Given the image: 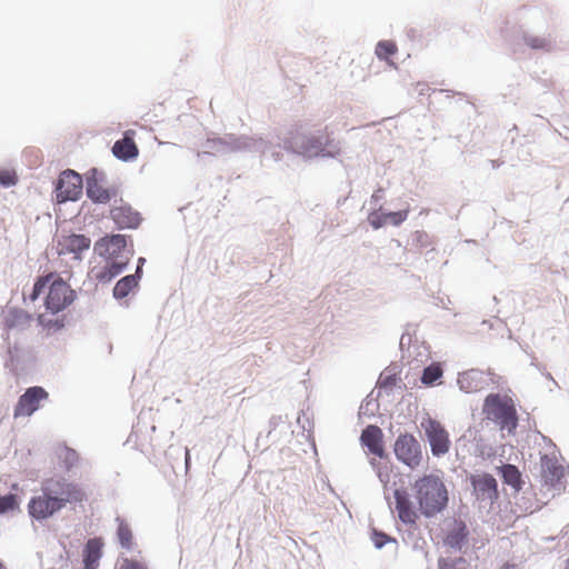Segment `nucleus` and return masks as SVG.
I'll list each match as a JSON object with an SVG mask.
<instances>
[{
    "mask_svg": "<svg viewBox=\"0 0 569 569\" xmlns=\"http://www.w3.org/2000/svg\"><path fill=\"white\" fill-rule=\"evenodd\" d=\"M44 288H47L44 297L46 312L40 313L37 320L43 329L58 331L64 327L66 322V317L58 315L73 303L76 291L59 274L50 272L38 277L29 296L30 301L34 302Z\"/></svg>",
    "mask_w": 569,
    "mask_h": 569,
    "instance_id": "1",
    "label": "nucleus"
},
{
    "mask_svg": "<svg viewBox=\"0 0 569 569\" xmlns=\"http://www.w3.org/2000/svg\"><path fill=\"white\" fill-rule=\"evenodd\" d=\"M87 500L84 489L66 478H49L41 483L40 493L31 497L27 509L31 518L42 521L61 511L68 503Z\"/></svg>",
    "mask_w": 569,
    "mask_h": 569,
    "instance_id": "2",
    "label": "nucleus"
},
{
    "mask_svg": "<svg viewBox=\"0 0 569 569\" xmlns=\"http://www.w3.org/2000/svg\"><path fill=\"white\" fill-rule=\"evenodd\" d=\"M413 498L419 511L427 518L443 511L448 505V490L442 479L436 475H425L412 485Z\"/></svg>",
    "mask_w": 569,
    "mask_h": 569,
    "instance_id": "3",
    "label": "nucleus"
},
{
    "mask_svg": "<svg viewBox=\"0 0 569 569\" xmlns=\"http://www.w3.org/2000/svg\"><path fill=\"white\" fill-rule=\"evenodd\" d=\"M483 413L496 421L501 430L512 433L518 426L517 410L512 399L500 393H490L483 402Z\"/></svg>",
    "mask_w": 569,
    "mask_h": 569,
    "instance_id": "4",
    "label": "nucleus"
},
{
    "mask_svg": "<svg viewBox=\"0 0 569 569\" xmlns=\"http://www.w3.org/2000/svg\"><path fill=\"white\" fill-rule=\"evenodd\" d=\"M94 250L106 261L126 268L133 252L127 246V237L124 234L106 236L98 240Z\"/></svg>",
    "mask_w": 569,
    "mask_h": 569,
    "instance_id": "5",
    "label": "nucleus"
},
{
    "mask_svg": "<svg viewBox=\"0 0 569 569\" xmlns=\"http://www.w3.org/2000/svg\"><path fill=\"white\" fill-rule=\"evenodd\" d=\"M393 450L397 459L411 469H416L421 462V447L412 435H400L395 442Z\"/></svg>",
    "mask_w": 569,
    "mask_h": 569,
    "instance_id": "6",
    "label": "nucleus"
},
{
    "mask_svg": "<svg viewBox=\"0 0 569 569\" xmlns=\"http://www.w3.org/2000/svg\"><path fill=\"white\" fill-rule=\"evenodd\" d=\"M82 193V178L72 170L63 171L56 187V199L58 202L74 201Z\"/></svg>",
    "mask_w": 569,
    "mask_h": 569,
    "instance_id": "7",
    "label": "nucleus"
},
{
    "mask_svg": "<svg viewBox=\"0 0 569 569\" xmlns=\"http://www.w3.org/2000/svg\"><path fill=\"white\" fill-rule=\"evenodd\" d=\"M49 395L42 387H30L20 396L14 410V418L29 417L40 407L42 400L48 399Z\"/></svg>",
    "mask_w": 569,
    "mask_h": 569,
    "instance_id": "8",
    "label": "nucleus"
},
{
    "mask_svg": "<svg viewBox=\"0 0 569 569\" xmlns=\"http://www.w3.org/2000/svg\"><path fill=\"white\" fill-rule=\"evenodd\" d=\"M426 435L430 442L431 451L435 456L445 455L449 450V435L442 425L436 420L428 419L423 423Z\"/></svg>",
    "mask_w": 569,
    "mask_h": 569,
    "instance_id": "9",
    "label": "nucleus"
},
{
    "mask_svg": "<svg viewBox=\"0 0 569 569\" xmlns=\"http://www.w3.org/2000/svg\"><path fill=\"white\" fill-rule=\"evenodd\" d=\"M91 240L84 234L71 233L62 236L58 241V253L60 256L72 254L73 259L81 260V254L88 251Z\"/></svg>",
    "mask_w": 569,
    "mask_h": 569,
    "instance_id": "10",
    "label": "nucleus"
},
{
    "mask_svg": "<svg viewBox=\"0 0 569 569\" xmlns=\"http://www.w3.org/2000/svg\"><path fill=\"white\" fill-rule=\"evenodd\" d=\"M395 510L401 522L406 525H416L418 520V512L415 510L413 505L403 489L395 490Z\"/></svg>",
    "mask_w": 569,
    "mask_h": 569,
    "instance_id": "11",
    "label": "nucleus"
},
{
    "mask_svg": "<svg viewBox=\"0 0 569 569\" xmlns=\"http://www.w3.org/2000/svg\"><path fill=\"white\" fill-rule=\"evenodd\" d=\"M110 218L119 229H136L141 222L140 213L128 204L113 207L110 210Z\"/></svg>",
    "mask_w": 569,
    "mask_h": 569,
    "instance_id": "12",
    "label": "nucleus"
},
{
    "mask_svg": "<svg viewBox=\"0 0 569 569\" xmlns=\"http://www.w3.org/2000/svg\"><path fill=\"white\" fill-rule=\"evenodd\" d=\"M136 131L127 130L123 138L117 140L112 147V153L116 158L122 161H130L138 157L139 149L134 142Z\"/></svg>",
    "mask_w": 569,
    "mask_h": 569,
    "instance_id": "13",
    "label": "nucleus"
},
{
    "mask_svg": "<svg viewBox=\"0 0 569 569\" xmlns=\"http://www.w3.org/2000/svg\"><path fill=\"white\" fill-rule=\"evenodd\" d=\"M383 435L378 426L370 425L361 433V443L367 447L369 452L382 458L385 457Z\"/></svg>",
    "mask_w": 569,
    "mask_h": 569,
    "instance_id": "14",
    "label": "nucleus"
},
{
    "mask_svg": "<svg viewBox=\"0 0 569 569\" xmlns=\"http://www.w3.org/2000/svg\"><path fill=\"white\" fill-rule=\"evenodd\" d=\"M472 485L479 499L492 500L498 496L497 481L491 475L485 473L475 477Z\"/></svg>",
    "mask_w": 569,
    "mask_h": 569,
    "instance_id": "15",
    "label": "nucleus"
},
{
    "mask_svg": "<svg viewBox=\"0 0 569 569\" xmlns=\"http://www.w3.org/2000/svg\"><path fill=\"white\" fill-rule=\"evenodd\" d=\"M87 196L96 203H108L117 196V189L103 187L96 178L87 181Z\"/></svg>",
    "mask_w": 569,
    "mask_h": 569,
    "instance_id": "16",
    "label": "nucleus"
},
{
    "mask_svg": "<svg viewBox=\"0 0 569 569\" xmlns=\"http://www.w3.org/2000/svg\"><path fill=\"white\" fill-rule=\"evenodd\" d=\"M541 476L546 485L555 486L563 476L562 467L556 459L543 456L541 458Z\"/></svg>",
    "mask_w": 569,
    "mask_h": 569,
    "instance_id": "17",
    "label": "nucleus"
},
{
    "mask_svg": "<svg viewBox=\"0 0 569 569\" xmlns=\"http://www.w3.org/2000/svg\"><path fill=\"white\" fill-rule=\"evenodd\" d=\"M103 542L101 538L89 539L83 550L84 569H96L102 556Z\"/></svg>",
    "mask_w": 569,
    "mask_h": 569,
    "instance_id": "18",
    "label": "nucleus"
},
{
    "mask_svg": "<svg viewBox=\"0 0 569 569\" xmlns=\"http://www.w3.org/2000/svg\"><path fill=\"white\" fill-rule=\"evenodd\" d=\"M124 268L106 261L103 266H94L89 271V277L98 282L107 283L122 272Z\"/></svg>",
    "mask_w": 569,
    "mask_h": 569,
    "instance_id": "19",
    "label": "nucleus"
},
{
    "mask_svg": "<svg viewBox=\"0 0 569 569\" xmlns=\"http://www.w3.org/2000/svg\"><path fill=\"white\" fill-rule=\"evenodd\" d=\"M458 385L467 393L478 392L483 389L482 375L477 370L466 371L459 376Z\"/></svg>",
    "mask_w": 569,
    "mask_h": 569,
    "instance_id": "20",
    "label": "nucleus"
},
{
    "mask_svg": "<svg viewBox=\"0 0 569 569\" xmlns=\"http://www.w3.org/2000/svg\"><path fill=\"white\" fill-rule=\"evenodd\" d=\"M140 273L141 268L137 267L136 274H129L120 279L113 288L114 298H126L130 293V291H132L138 286Z\"/></svg>",
    "mask_w": 569,
    "mask_h": 569,
    "instance_id": "21",
    "label": "nucleus"
},
{
    "mask_svg": "<svg viewBox=\"0 0 569 569\" xmlns=\"http://www.w3.org/2000/svg\"><path fill=\"white\" fill-rule=\"evenodd\" d=\"M467 527L462 522H455L451 530L445 538V543L451 548H461L463 541L467 538Z\"/></svg>",
    "mask_w": 569,
    "mask_h": 569,
    "instance_id": "22",
    "label": "nucleus"
},
{
    "mask_svg": "<svg viewBox=\"0 0 569 569\" xmlns=\"http://www.w3.org/2000/svg\"><path fill=\"white\" fill-rule=\"evenodd\" d=\"M117 537L122 548L131 550L134 546V538L129 523L118 518Z\"/></svg>",
    "mask_w": 569,
    "mask_h": 569,
    "instance_id": "23",
    "label": "nucleus"
},
{
    "mask_svg": "<svg viewBox=\"0 0 569 569\" xmlns=\"http://www.w3.org/2000/svg\"><path fill=\"white\" fill-rule=\"evenodd\" d=\"M32 317L24 310L13 309L11 310L6 319V326L11 329L16 327H24L28 326L31 321Z\"/></svg>",
    "mask_w": 569,
    "mask_h": 569,
    "instance_id": "24",
    "label": "nucleus"
},
{
    "mask_svg": "<svg viewBox=\"0 0 569 569\" xmlns=\"http://www.w3.org/2000/svg\"><path fill=\"white\" fill-rule=\"evenodd\" d=\"M442 375H443V370H442L440 363L433 362L430 366H428L427 368H425L422 376H421V381L423 385L430 386L435 381L440 379L442 377Z\"/></svg>",
    "mask_w": 569,
    "mask_h": 569,
    "instance_id": "25",
    "label": "nucleus"
},
{
    "mask_svg": "<svg viewBox=\"0 0 569 569\" xmlns=\"http://www.w3.org/2000/svg\"><path fill=\"white\" fill-rule=\"evenodd\" d=\"M502 478L506 483L512 487H519L521 481V476L518 468L513 465H505L501 468Z\"/></svg>",
    "mask_w": 569,
    "mask_h": 569,
    "instance_id": "26",
    "label": "nucleus"
},
{
    "mask_svg": "<svg viewBox=\"0 0 569 569\" xmlns=\"http://www.w3.org/2000/svg\"><path fill=\"white\" fill-rule=\"evenodd\" d=\"M398 48L393 41L383 40L378 42L376 47V54L380 60L388 61L389 57L397 52Z\"/></svg>",
    "mask_w": 569,
    "mask_h": 569,
    "instance_id": "27",
    "label": "nucleus"
},
{
    "mask_svg": "<svg viewBox=\"0 0 569 569\" xmlns=\"http://www.w3.org/2000/svg\"><path fill=\"white\" fill-rule=\"evenodd\" d=\"M59 459L63 462L64 468L70 470L79 461V455L76 450L63 447L59 450Z\"/></svg>",
    "mask_w": 569,
    "mask_h": 569,
    "instance_id": "28",
    "label": "nucleus"
},
{
    "mask_svg": "<svg viewBox=\"0 0 569 569\" xmlns=\"http://www.w3.org/2000/svg\"><path fill=\"white\" fill-rule=\"evenodd\" d=\"M114 569H149L148 565L143 560L123 557L120 558Z\"/></svg>",
    "mask_w": 569,
    "mask_h": 569,
    "instance_id": "29",
    "label": "nucleus"
},
{
    "mask_svg": "<svg viewBox=\"0 0 569 569\" xmlns=\"http://www.w3.org/2000/svg\"><path fill=\"white\" fill-rule=\"evenodd\" d=\"M19 508V501L16 495L9 493L0 496V515Z\"/></svg>",
    "mask_w": 569,
    "mask_h": 569,
    "instance_id": "30",
    "label": "nucleus"
},
{
    "mask_svg": "<svg viewBox=\"0 0 569 569\" xmlns=\"http://www.w3.org/2000/svg\"><path fill=\"white\" fill-rule=\"evenodd\" d=\"M525 42L528 47L532 49H542L548 50L550 47V42L547 38L529 36L525 38Z\"/></svg>",
    "mask_w": 569,
    "mask_h": 569,
    "instance_id": "31",
    "label": "nucleus"
},
{
    "mask_svg": "<svg viewBox=\"0 0 569 569\" xmlns=\"http://www.w3.org/2000/svg\"><path fill=\"white\" fill-rule=\"evenodd\" d=\"M18 181L17 174L13 170L0 171V184L3 187L14 186Z\"/></svg>",
    "mask_w": 569,
    "mask_h": 569,
    "instance_id": "32",
    "label": "nucleus"
},
{
    "mask_svg": "<svg viewBox=\"0 0 569 569\" xmlns=\"http://www.w3.org/2000/svg\"><path fill=\"white\" fill-rule=\"evenodd\" d=\"M409 210L388 212V223L392 226H400L408 218Z\"/></svg>",
    "mask_w": 569,
    "mask_h": 569,
    "instance_id": "33",
    "label": "nucleus"
},
{
    "mask_svg": "<svg viewBox=\"0 0 569 569\" xmlns=\"http://www.w3.org/2000/svg\"><path fill=\"white\" fill-rule=\"evenodd\" d=\"M368 220L371 227L375 229H379L388 223L387 213H370Z\"/></svg>",
    "mask_w": 569,
    "mask_h": 569,
    "instance_id": "34",
    "label": "nucleus"
},
{
    "mask_svg": "<svg viewBox=\"0 0 569 569\" xmlns=\"http://www.w3.org/2000/svg\"><path fill=\"white\" fill-rule=\"evenodd\" d=\"M389 540L386 533L375 531L372 535V541L377 548L383 547Z\"/></svg>",
    "mask_w": 569,
    "mask_h": 569,
    "instance_id": "35",
    "label": "nucleus"
},
{
    "mask_svg": "<svg viewBox=\"0 0 569 569\" xmlns=\"http://www.w3.org/2000/svg\"><path fill=\"white\" fill-rule=\"evenodd\" d=\"M439 569H453V567L448 560L442 559L439 561Z\"/></svg>",
    "mask_w": 569,
    "mask_h": 569,
    "instance_id": "36",
    "label": "nucleus"
},
{
    "mask_svg": "<svg viewBox=\"0 0 569 569\" xmlns=\"http://www.w3.org/2000/svg\"><path fill=\"white\" fill-rule=\"evenodd\" d=\"M144 258H139V264L138 267L142 268V264L144 263Z\"/></svg>",
    "mask_w": 569,
    "mask_h": 569,
    "instance_id": "37",
    "label": "nucleus"
},
{
    "mask_svg": "<svg viewBox=\"0 0 569 569\" xmlns=\"http://www.w3.org/2000/svg\"><path fill=\"white\" fill-rule=\"evenodd\" d=\"M0 569H6L1 561H0Z\"/></svg>",
    "mask_w": 569,
    "mask_h": 569,
    "instance_id": "38",
    "label": "nucleus"
}]
</instances>
